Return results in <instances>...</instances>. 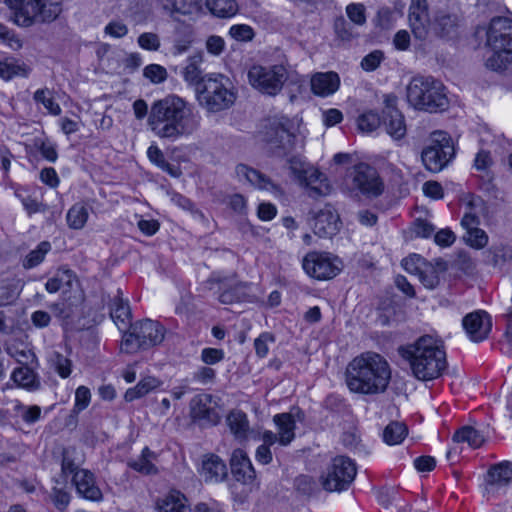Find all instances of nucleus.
Wrapping results in <instances>:
<instances>
[{"label": "nucleus", "instance_id": "ea45409f", "mask_svg": "<svg viewBox=\"0 0 512 512\" xmlns=\"http://www.w3.org/2000/svg\"><path fill=\"white\" fill-rule=\"evenodd\" d=\"M160 385V381L155 377H146L142 379L135 387L129 388L124 395L126 401L131 402L143 397L150 391Z\"/></svg>", "mask_w": 512, "mask_h": 512}, {"label": "nucleus", "instance_id": "6e6552de", "mask_svg": "<svg viewBox=\"0 0 512 512\" xmlns=\"http://www.w3.org/2000/svg\"><path fill=\"white\" fill-rule=\"evenodd\" d=\"M165 328L157 321L145 319L138 321L125 332L121 342V351L133 354L140 349H149L162 343Z\"/></svg>", "mask_w": 512, "mask_h": 512}, {"label": "nucleus", "instance_id": "6e6d98bb", "mask_svg": "<svg viewBox=\"0 0 512 512\" xmlns=\"http://www.w3.org/2000/svg\"><path fill=\"white\" fill-rule=\"evenodd\" d=\"M229 35L236 41L248 42L254 38L255 33L251 26L246 24H237L230 27Z\"/></svg>", "mask_w": 512, "mask_h": 512}, {"label": "nucleus", "instance_id": "dca6fc26", "mask_svg": "<svg viewBox=\"0 0 512 512\" xmlns=\"http://www.w3.org/2000/svg\"><path fill=\"white\" fill-rule=\"evenodd\" d=\"M189 408L192 420L200 425L214 426L221 419L218 411V402L210 394L201 393L195 395L190 401Z\"/></svg>", "mask_w": 512, "mask_h": 512}, {"label": "nucleus", "instance_id": "603ef678", "mask_svg": "<svg viewBox=\"0 0 512 512\" xmlns=\"http://www.w3.org/2000/svg\"><path fill=\"white\" fill-rule=\"evenodd\" d=\"M14 410L28 424L35 423L41 416V408L37 405L24 406L20 402H16Z\"/></svg>", "mask_w": 512, "mask_h": 512}, {"label": "nucleus", "instance_id": "338daca9", "mask_svg": "<svg viewBox=\"0 0 512 512\" xmlns=\"http://www.w3.org/2000/svg\"><path fill=\"white\" fill-rule=\"evenodd\" d=\"M132 108H133L134 116L137 120H143L146 118L147 128L149 129V117L151 115V105L148 106L147 102L144 99H137L134 101Z\"/></svg>", "mask_w": 512, "mask_h": 512}, {"label": "nucleus", "instance_id": "5fc2aeb1", "mask_svg": "<svg viewBox=\"0 0 512 512\" xmlns=\"http://www.w3.org/2000/svg\"><path fill=\"white\" fill-rule=\"evenodd\" d=\"M145 78L149 79L154 84H160L167 79V70L159 64H150L143 70Z\"/></svg>", "mask_w": 512, "mask_h": 512}, {"label": "nucleus", "instance_id": "7c9ffc66", "mask_svg": "<svg viewBox=\"0 0 512 512\" xmlns=\"http://www.w3.org/2000/svg\"><path fill=\"white\" fill-rule=\"evenodd\" d=\"M278 427L279 444L289 445L295 438L296 423L294 417L289 413L276 414L273 418Z\"/></svg>", "mask_w": 512, "mask_h": 512}, {"label": "nucleus", "instance_id": "3c124183", "mask_svg": "<svg viewBox=\"0 0 512 512\" xmlns=\"http://www.w3.org/2000/svg\"><path fill=\"white\" fill-rule=\"evenodd\" d=\"M22 288L20 280H12L11 282H4L0 285V306L12 302L19 294Z\"/></svg>", "mask_w": 512, "mask_h": 512}, {"label": "nucleus", "instance_id": "f3484780", "mask_svg": "<svg viewBox=\"0 0 512 512\" xmlns=\"http://www.w3.org/2000/svg\"><path fill=\"white\" fill-rule=\"evenodd\" d=\"M409 27L416 39L425 40L431 29L427 0H411L408 13Z\"/></svg>", "mask_w": 512, "mask_h": 512}, {"label": "nucleus", "instance_id": "f8f14e48", "mask_svg": "<svg viewBox=\"0 0 512 512\" xmlns=\"http://www.w3.org/2000/svg\"><path fill=\"white\" fill-rule=\"evenodd\" d=\"M484 206L483 200L478 196H470L466 202V211L462 217L461 225L466 230L463 239L467 245L474 249H482L488 244L487 233L479 228V214Z\"/></svg>", "mask_w": 512, "mask_h": 512}, {"label": "nucleus", "instance_id": "b1692460", "mask_svg": "<svg viewBox=\"0 0 512 512\" xmlns=\"http://www.w3.org/2000/svg\"><path fill=\"white\" fill-rule=\"evenodd\" d=\"M340 85V78L335 72L317 73L311 79L314 94L326 97L335 93Z\"/></svg>", "mask_w": 512, "mask_h": 512}, {"label": "nucleus", "instance_id": "c9c22d12", "mask_svg": "<svg viewBox=\"0 0 512 512\" xmlns=\"http://www.w3.org/2000/svg\"><path fill=\"white\" fill-rule=\"evenodd\" d=\"M29 73L30 68L15 58L0 60V78L4 81H9L14 77H27Z\"/></svg>", "mask_w": 512, "mask_h": 512}, {"label": "nucleus", "instance_id": "2f4dec72", "mask_svg": "<svg viewBox=\"0 0 512 512\" xmlns=\"http://www.w3.org/2000/svg\"><path fill=\"white\" fill-rule=\"evenodd\" d=\"M458 26L456 15L440 11L436 14L431 29L440 37H451L455 34Z\"/></svg>", "mask_w": 512, "mask_h": 512}, {"label": "nucleus", "instance_id": "e433bc0d", "mask_svg": "<svg viewBox=\"0 0 512 512\" xmlns=\"http://www.w3.org/2000/svg\"><path fill=\"white\" fill-rule=\"evenodd\" d=\"M250 285L247 283H236L229 287H223L219 294V301L223 304H233L248 300L250 294Z\"/></svg>", "mask_w": 512, "mask_h": 512}, {"label": "nucleus", "instance_id": "49530a36", "mask_svg": "<svg viewBox=\"0 0 512 512\" xmlns=\"http://www.w3.org/2000/svg\"><path fill=\"white\" fill-rule=\"evenodd\" d=\"M49 363L61 378H67L71 374L72 363L71 360L60 354L59 352H52L49 356Z\"/></svg>", "mask_w": 512, "mask_h": 512}, {"label": "nucleus", "instance_id": "473e14b6", "mask_svg": "<svg viewBox=\"0 0 512 512\" xmlns=\"http://www.w3.org/2000/svg\"><path fill=\"white\" fill-rule=\"evenodd\" d=\"M203 62V55L201 52H197L188 57L187 63L182 71L184 80L189 85H195L196 88L202 84L204 77H202V70L200 68Z\"/></svg>", "mask_w": 512, "mask_h": 512}, {"label": "nucleus", "instance_id": "e2e57ef3", "mask_svg": "<svg viewBox=\"0 0 512 512\" xmlns=\"http://www.w3.org/2000/svg\"><path fill=\"white\" fill-rule=\"evenodd\" d=\"M138 45L148 51H157L160 48V39L157 34L145 32L139 35Z\"/></svg>", "mask_w": 512, "mask_h": 512}, {"label": "nucleus", "instance_id": "2eb2a0df", "mask_svg": "<svg viewBox=\"0 0 512 512\" xmlns=\"http://www.w3.org/2000/svg\"><path fill=\"white\" fill-rule=\"evenodd\" d=\"M339 261L332 259L328 253L310 252L303 261L304 271L318 280H326L335 277L340 272Z\"/></svg>", "mask_w": 512, "mask_h": 512}, {"label": "nucleus", "instance_id": "0e129e2a", "mask_svg": "<svg viewBox=\"0 0 512 512\" xmlns=\"http://www.w3.org/2000/svg\"><path fill=\"white\" fill-rule=\"evenodd\" d=\"M289 168L295 178L300 181L302 177H305L306 170L311 166L300 156H293L288 160Z\"/></svg>", "mask_w": 512, "mask_h": 512}, {"label": "nucleus", "instance_id": "ddd939ff", "mask_svg": "<svg viewBox=\"0 0 512 512\" xmlns=\"http://www.w3.org/2000/svg\"><path fill=\"white\" fill-rule=\"evenodd\" d=\"M357 473L355 463L348 457H335L327 468L325 475L321 477L322 486L328 492L346 490Z\"/></svg>", "mask_w": 512, "mask_h": 512}, {"label": "nucleus", "instance_id": "58836bf2", "mask_svg": "<svg viewBox=\"0 0 512 512\" xmlns=\"http://www.w3.org/2000/svg\"><path fill=\"white\" fill-rule=\"evenodd\" d=\"M12 379L18 386L28 390H35L40 385L35 372L29 365L15 369L12 373Z\"/></svg>", "mask_w": 512, "mask_h": 512}, {"label": "nucleus", "instance_id": "4d7b16f0", "mask_svg": "<svg viewBox=\"0 0 512 512\" xmlns=\"http://www.w3.org/2000/svg\"><path fill=\"white\" fill-rule=\"evenodd\" d=\"M346 14L355 25L363 26L366 23L365 6L361 3H351L347 5Z\"/></svg>", "mask_w": 512, "mask_h": 512}, {"label": "nucleus", "instance_id": "72a5a7b5", "mask_svg": "<svg viewBox=\"0 0 512 512\" xmlns=\"http://www.w3.org/2000/svg\"><path fill=\"white\" fill-rule=\"evenodd\" d=\"M111 318L117 325L118 329L125 331L131 329V310L128 302H124L121 298L115 297L111 306Z\"/></svg>", "mask_w": 512, "mask_h": 512}, {"label": "nucleus", "instance_id": "4468645a", "mask_svg": "<svg viewBox=\"0 0 512 512\" xmlns=\"http://www.w3.org/2000/svg\"><path fill=\"white\" fill-rule=\"evenodd\" d=\"M265 129L264 140L280 156H286L293 150L304 147V138L292 133L278 120L269 121Z\"/></svg>", "mask_w": 512, "mask_h": 512}, {"label": "nucleus", "instance_id": "412c9836", "mask_svg": "<svg viewBox=\"0 0 512 512\" xmlns=\"http://www.w3.org/2000/svg\"><path fill=\"white\" fill-rule=\"evenodd\" d=\"M72 482L80 497L93 502L102 501V491L96 485L94 474L89 470L82 469L76 472L72 478Z\"/></svg>", "mask_w": 512, "mask_h": 512}, {"label": "nucleus", "instance_id": "423d86ee", "mask_svg": "<svg viewBox=\"0 0 512 512\" xmlns=\"http://www.w3.org/2000/svg\"><path fill=\"white\" fill-rule=\"evenodd\" d=\"M406 97L417 110L433 113L448 107L444 85L431 76L413 77L407 85Z\"/></svg>", "mask_w": 512, "mask_h": 512}, {"label": "nucleus", "instance_id": "c756f323", "mask_svg": "<svg viewBox=\"0 0 512 512\" xmlns=\"http://www.w3.org/2000/svg\"><path fill=\"white\" fill-rule=\"evenodd\" d=\"M201 475L205 481L219 482L227 475L225 463L216 455H211L202 463Z\"/></svg>", "mask_w": 512, "mask_h": 512}, {"label": "nucleus", "instance_id": "0eeeda50", "mask_svg": "<svg viewBox=\"0 0 512 512\" xmlns=\"http://www.w3.org/2000/svg\"><path fill=\"white\" fill-rule=\"evenodd\" d=\"M196 93L200 106L212 113L229 109L236 100L229 78L222 74L204 76Z\"/></svg>", "mask_w": 512, "mask_h": 512}, {"label": "nucleus", "instance_id": "4be33fe9", "mask_svg": "<svg viewBox=\"0 0 512 512\" xmlns=\"http://www.w3.org/2000/svg\"><path fill=\"white\" fill-rule=\"evenodd\" d=\"M339 227V215L332 207L320 210L314 219L313 230L319 237H331L338 232Z\"/></svg>", "mask_w": 512, "mask_h": 512}, {"label": "nucleus", "instance_id": "aec40b11", "mask_svg": "<svg viewBox=\"0 0 512 512\" xmlns=\"http://www.w3.org/2000/svg\"><path fill=\"white\" fill-rule=\"evenodd\" d=\"M236 175L240 181H246L255 188L270 191L275 195H281V187L260 171L245 164L236 166Z\"/></svg>", "mask_w": 512, "mask_h": 512}, {"label": "nucleus", "instance_id": "bb28decb", "mask_svg": "<svg viewBox=\"0 0 512 512\" xmlns=\"http://www.w3.org/2000/svg\"><path fill=\"white\" fill-rule=\"evenodd\" d=\"M155 509L158 512H190L186 497L177 490H171L168 494L157 499Z\"/></svg>", "mask_w": 512, "mask_h": 512}, {"label": "nucleus", "instance_id": "4c0bfd02", "mask_svg": "<svg viewBox=\"0 0 512 512\" xmlns=\"http://www.w3.org/2000/svg\"><path fill=\"white\" fill-rule=\"evenodd\" d=\"M205 6L213 16L218 18H231L238 12V4L235 0H205Z\"/></svg>", "mask_w": 512, "mask_h": 512}, {"label": "nucleus", "instance_id": "6ab92c4d", "mask_svg": "<svg viewBox=\"0 0 512 512\" xmlns=\"http://www.w3.org/2000/svg\"><path fill=\"white\" fill-rule=\"evenodd\" d=\"M231 472L233 477L244 485H254L256 483V472L247 456L241 449L233 451L230 459Z\"/></svg>", "mask_w": 512, "mask_h": 512}, {"label": "nucleus", "instance_id": "de8ad7c7", "mask_svg": "<svg viewBox=\"0 0 512 512\" xmlns=\"http://www.w3.org/2000/svg\"><path fill=\"white\" fill-rule=\"evenodd\" d=\"M6 352L22 366L30 365L36 361V356L32 350L22 345H11L6 348Z\"/></svg>", "mask_w": 512, "mask_h": 512}, {"label": "nucleus", "instance_id": "c03bdc74", "mask_svg": "<svg viewBox=\"0 0 512 512\" xmlns=\"http://www.w3.org/2000/svg\"><path fill=\"white\" fill-rule=\"evenodd\" d=\"M51 250V244L43 241L38 244L36 249L30 251L23 260V267L31 269L38 266L45 258L46 254Z\"/></svg>", "mask_w": 512, "mask_h": 512}, {"label": "nucleus", "instance_id": "5701e85b", "mask_svg": "<svg viewBox=\"0 0 512 512\" xmlns=\"http://www.w3.org/2000/svg\"><path fill=\"white\" fill-rule=\"evenodd\" d=\"M512 483V462L502 461L488 470L486 484L488 491H499Z\"/></svg>", "mask_w": 512, "mask_h": 512}, {"label": "nucleus", "instance_id": "a18cd8bd", "mask_svg": "<svg viewBox=\"0 0 512 512\" xmlns=\"http://www.w3.org/2000/svg\"><path fill=\"white\" fill-rule=\"evenodd\" d=\"M36 103H41L46 110L54 116L61 114V107L54 101L51 91L48 88L38 89L33 94Z\"/></svg>", "mask_w": 512, "mask_h": 512}, {"label": "nucleus", "instance_id": "8fccbe9b", "mask_svg": "<svg viewBox=\"0 0 512 512\" xmlns=\"http://www.w3.org/2000/svg\"><path fill=\"white\" fill-rule=\"evenodd\" d=\"M418 277L420 282L428 289L436 288L440 282L438 270L429 262H426L423 266Z\"/></svg>", "mask_w": 512, "mask_h": 512}, {"label": "nucleus", "instance_id": "a211bd4d", "mask_svg": "<svg viewBox=\"0 0 512 512\" xmlns=\"http://www.w3.org/2000/svg\"><path fill=\"white\" fill-rule=\"evenodd\" d=\"M462 325L471 341L481 342L488 337L492 328V321L487 312L477 310L467 314L462 320Z\"/></svg>", "mask_w": 512, "mask_h": 512}, {"label": "nucleus", "instance_id": "7ed1b4c3", "mask_svg": "<svg viewBox=\"0 0 512 512\" xmlns=\"http://www.w3.org/2000/svg\"><path fill=\"white\" fill-rule=\"evenodd\" d=\"M399 354L409 362L412 374L422 381L440 377L447 368L443 341L432 335L421 336L414 343L400 347Z\"/></svg>", "mask_w": 512, "mask_h": 512}, {"label": "nucleus", "instance_id": "79ce46f5", "mask_svg": "<svg viewBox=\"0 0 512 512\" xmlns=\"http://www.w3.org/2000/svg\"><path fill=\"white\" fill-rule=\"evenodd\" d=\"M407 426L402 422L393 421L383 431V440L388 445L400 444L407 436Z\"/></svg>", "mask_w": 512, "mask_h": 512}, {"label": "nucleus", "instance_id": "9d476101", "mask_svg": "<svg viewBox=\"0 0 512 512\" xmlns=\"http://www.w3.org/2000/svg\"><path fill=\"white\" fill-rule=\"evenodd\" d=\"M289 78V70L283 64L254 65L248 71L249 83L261 93L269 96L277 95Z\"/></svg>", "mask_w": 512, "mask_h": 512}, {"label": "nucleus", "instance_id": "c85d7f7f", "mask_svg": "<svg viewBox=\"0 0 512 512\" xmlns=\"http://www.w3.org/2000/svg\"><path fill=\"white\" fill-rule=\"evenodd\" d=\"M402 9L403 4H396L394 7H380L372 19L373 25L379 30L391 29L395 25L396 21L402 16Z\"/></svg>", "mask_w": 512, "mask_h": 512}, {"label": "nucleus", "instance_id": "1a4fd4ad", "mask_svg": "<svg viewBox=\"0 0 512 512\" xmlns=\"http://www.w3.org/2000/svg\"><path fill=\"white\" fill-rule=\"evenodd\" d=\"M346 186L355 197L368 199L379 197L384 191V183L378 171L367 163H358L349 172Z\"/></svg>", "mask_w": 512, "mask_h": 512}, {"label": "nucleus", "instance_id": "a19ab883", "mask_svg": "<svg viewBox=\"0 0 512 512\" xmlns=\"http://www.w3.org/2000/svg\"><path fill=\"white\" fill-rule=\"evenodd\" d=\"M89 217L87 207L83 203L74 204L67 212L66 220L71 229H82Z\"/></svg>", "mask_w": 512, "mask_h": 512}, {"label": "nucleus", "instance_id": "f704fd0d", "mask_svg": "<svg viewBox=\"0 0 512 512\" xmlns=\"http://www.w3.org/2000/svg\"><path fill=\"white\" fill-rule=\"evenodd\" d=\"M155 459V453L148 447H144L139 457L128 461V466L143 475L157 474L158 470L153 464V460Z\"/></svg>", "mask_w": 512, "mask_h": 512}, {"label": "nucleus", "instance_id": "a878e982", "mask_svg": "<svg viewBox=\"0 0 512 512\" xmlns=\"http://www.w3.org/2000/svg\"><path fill=\"white\" fill-rule=\"evenodd\" d=\"M299 183L310 189L311 196L326 195L330 191L329 183L324 174L312 165L306 170L305 177H302Z\"/></svg>", "mask_w": 512, "mask_h": 512}, {"label": "nucleus", "instance_id": "9b49d317", "mask_svg": "<svg viewBox=\"0 0 512 512\" xmlns=\"http://www.w3.org/2000/svg\"><path fill=\"white\" fill-rule=\"evenodd\" d=\"M454 155V147L451 138L443 131L432 133L430 144L421 154L422 162L431 172L441 171Z\"/></svg>", "mask_w": 512, "mask_h": 512}, {"label": "nucleus", "instance_id": "13d9d810", "mask_svg": "<svg viewBox=\"0 0 512 512\" xmlns=\"http://www.w3.org/2000/svg\"><path fill=\"white\" fill-rule=\"evenodd\" d=\"M275 342V337L269 332H264L259 335L254 341V348L256 354L260 358L267 356L269 352V344Z\"/></svg>", "mask_w": 512, "mask_h": 512}, {"label": "nucleus", "instance_id": "774afa93", "mask_svg": "<svg viewBox=\"0 0 512 512\" xmlns=\"http://www.w3.org/2000/svg\"><path fill=\"white\" fill-rule=\"evenodd\" d=\"M412 231L417 237L428 238L434 233L435 227L426 220L416 219Z\"/></svg>", "mask_w": 512, "mask_h": 512}, {"label": "nucleus", "instance_id": "09e8293b", "mask_svg": "<svg viewBox=\"0 0 512 512\" xmlns=\"http://www.w3.org/2000/svg\"><path fill=\"white\" fill-rule=\"evenodd\" d=\"M15 196L21 201L28 215L45 212L47 210V205L39 202L30 195L24 194V191L21 189L15 190Z\"/></svg>", "mask_w": 512, "mask_h": 512}, {"label": "nucleus", "instance_id": "37998d69", "mask_svg": "<svg viewBox=\"0 0 512 512\" xmlns=\"http://www.w3.org/2000/svg\"><path fill=\"white\" fill-rule=\"evenodd\" d=\"M453 440L456 442H466L474 449L479 448L485 442L484 436L471 426H465L459 429L454 434Z\"/></svg>", "mask_w": 512, "mask_h": 512}, {"label": "nucleus", "instance_id": "cd10ccee", "mask_svg": "<svg viewBox=\"0 0 512 512\" xmlns=\"http://www.w3.org/2000/svg\"><path fill=\"white\" fill-rule=\"evenodd\" d=\"M230 432L239 442L246 441L250 434V425L247 415L241 410H232L226 418Z\"/></svg>", "mask_w": 512, "mask_h": 512}, {"label": "nucleus", "instance_id": "20e7f679", "mask_svg": "<svg viewBox=\"0 0 512 512\" xmlns=\"http://www.w3.org/2000/svg\"><path fill=\"white\" fill-rule=\"evenodd\" d=\"M477 37H486V45L493 50L487 58L486 66L494 71L512 64V20L506 17H494L487 26L478 27Z\"/></svg>", "mask_w": 512, "mask_h": 512}, {"label": "nucleus", "instance_id": "052dcab7", "mask_svg": "<svg viewBox=\"0 0 512 512\" xmlns=\"http://www.w3.org/2000/svg\"><path fill=\"white\" fill-rule=\"evenodd\" d=\"M426 262L420 255L413 254L402 260V266L408 273L418 276Z\"/></svg>", "mask_w": 512, "mask_h": 512}, {"label": "nucleus", "instance_id": "680f3d73", "mask_svg": "<svg viewBox=\"0 0 512 512\" xmlns=\"http://www.w3.org/2000/svg\"><path fill=\"white\" fill-rule=\"evenodd\" d=\"M384 60V54L380 50H374L366 55L361 61V67L367 72L376 70Z\"/></svg>", "mask_w": 512, "mask_h": 512}, {"label": "nucleus", "instance_id": "393cba45", "mask_svg": "<svg viewBox=\"0 0 512 512\" xmlns=\"http://www.w3.org/2000/svg\"><path fill=\"white\" fill-rule=\"evenodd\" d=\"M383 125L387 133L395 140H400L406 135L404 116L396 107L383 110Z\"/></svg>", "mask_w": 512, "mask_h": 512}, {"label": "nucleus", "instance_id": "f257e3e1", "mask_svg": "<svg viewBox=\"0 0 512 512\" xmlns=\"http://www.w3.org/2000/svg\"><path fill=\"white\" fill-rule=\"evenodd\" d=\"M199 126L200 118L194 106L176 94L151 103L149 130L160 140L176 142L193 135Z\"/></svg>", "mask_w": 512, "mask_h": 512}, {"label": "nucleus", "instance_id": "f03ea898", "mask_svg": "<svg viewBox=\"0 0 512 512\" xmlns=\"http://www.w3.org/2000/svg\"><path fill=\"white\" fill-rule=\"evenodd\" d=\"M345 380L349 390L354 393L366 395L383 393L391 380V368L382 355L365 352L348 364Z\"/></svg>", "mask_w": 512, "mask_h": 512}, {"label": "nucleus", "instance_id": "864d4df0", "mask_svg": "<svg viewBox=\"0 0 512 512\" xmlns=\"http://www.w3.org/2000/svg\"><path fill=\"white\" fill-rule=\"evenodd\" d=\"M380 123L381 119L379 115L372 111L362 114L357 120L359 130L365 133L373 132L379 127Z\"/></svg>", "mask_w": 512, "mask_h": 512}, {"label": "nucleus", "instance_id": "39448f33", "mask_svg": "<svg viewBox=\"0 0 512 512\" xmlns=\"http://www.w3.org/2000/svg\"><path fill=\"white\" fill-rule=\"evenodd\" d=\"M9 20L21 28L54 22L62 12L63 0H4Z\"/></svg>", "mask_w": 512, "mask_h": 512}, {"label": "nucleus", "instance_id": "69168bd1", "mask_svg": "<svg viewBox=\"0 0 512 512\" xmlns=\"http://www.w3.org/2000/svg\"><path fill=\"white\" fill-rule=\"evenodd\" d=\"M51 499L55 505V507L63 511L67 508L70 503L71 496L70 493L62 488H53L51 492Z\"/></svg>", "mask_w": 512, "mask_h": 512}, {"label": "nucleus", "instance_id": "bf43d9fd", "mask_svg": "<svg viewBox=\"0 0 512 512\" xmlns=\"http://www.w3.org/2000/svg\"><path fill=\"white\" fill-rule=\"evenodd\" d=\"M91 401L90 390L85 386H79L75 392L74 413H79L86 409Z\"/></svg>", "mask_w": 512, "mask_h": 512}]
</instances>
